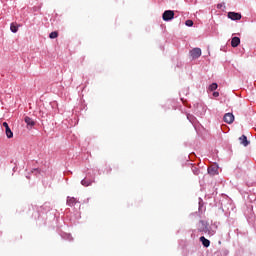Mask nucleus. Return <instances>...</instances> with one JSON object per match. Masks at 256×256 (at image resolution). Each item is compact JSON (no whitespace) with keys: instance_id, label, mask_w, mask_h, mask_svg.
Wrapping results in <instances>:
<instances>
[{"instance_id":"obj_5","label":"nucleus","mask_w":256,"mask_h":256,"mask_svg":"<svg viewBox=\"0 0 256 256\" xmlns=\"http://www.w3.org/2000/svg\"><path fill=\"white\" fill-rule=\"evenodd\" d=\"M228 19H231L232 21H240L241 13L229 12L228 13Z\"/></svg>"},{"instance_id":"obj_17","label":"nucleus","mask_w":256,"mask_h":256,"mask_svg":"<svg viewBox=\"0 0 256 256\" xmlns=\"http://www.w3.org/2000/svg\"><path fill=\"white\" fill-rule=\"evenodd\" d=\"M185 25L187 27H193V20H186Z\"/></svg>"},{"instance_id":"obj_12","label":"nucleus","mask_w":256,"mask_h":256,"mask_svg":"<svg viewBox=\"0 0 256 256\" xmlns=\"http://www.w3.org/2000/svg\"><path fill=\"white\" fill-rule=\"evenodd\" d=\"M25 123L28 125V127H33L35 125V121H33L30 117L26 116L24 118Z\"/></svg>"},{"instance_id":"obj_19","label":"nucleus","mask_w":256,"mask_h":256,"mask_svg":"<svg viewBox=\"0 0 256 256\" xmlns=\"http://www.w3.org/2000/svg\"><path fill=\"white\" fill-rule=\"evenodd\" d=\"M213 96H214V97H219V92H214V93H213Z\"/></svg>"},{"instance_id":"obj_2","label":"nucleus","mask_w":256,"mask_h":256,"mask_svg":"<svg viewBox=\"0 0 256 256\" xmlns=\"http://www.w3.org/2000/svg\"><path fill=\"white\" fill-rule=\"evenodd\" d=\"M175 17V12L173 10H166L162 15L163 21H171Z\"/></svg>"},{"instance_id":"obj_13","label":"nucleus","mask_w":256,"mask_h":256,"mask_svg":"<svg viewBox=\"0 0 256 256\" xmlns=\"http://www.w3.org/2000/svg\"><path fill=\"white\" fill-rule=\"evenodd\" d=\"M59 37V32L54 31L49 34L50 39H57Z\"/></svg>"},{"instance_id":"obj_1","label":"nucleus","mask_w":256,"mask_h":256,"mask_svg":"<svg viewBox=\"0 0 256 256\" xmlns=\"http://www.w3.org/2000/svg\"><path fill=\"white\" fill-rule=\"evenodd\" d=\"M200 233H204L205 235H211V230H209V223L201 220L199 226Z\"/></svg>"},{"instance_id":"obj_4","label":"nucleus","mask_w":256,"mask_h":256,"mask_svg":"<svg viewBox=\"0 0 256 256\" xmlns=\"http://www.w3.org/2000/svg\"><path fill=\"white\" fill-rule=\"evenodd\" d=\"M3 127H5V134L8 139H13V131H11V128L9 127V124L7 122H3Z\"/></svg>"},{"instance_id":"obj_14","label":"nucleus","mask_w":256,"mask_h":256,"mask_svg":"<svg viewBox=\"0 0 256 256\" xmlns=\"http://www.w3.org/2000/svg\"><path fill=\"white\" fill-rule=\"evenodd\" d=\"M10 30L12 31V33H17V31H19V27L12 23L10 26Z\"/></svg>"},{"instance_id":"obj_9","label":"nucleus","mask_w":256,"mask_h":256,"mask_svg":"<svg viewBox=\"0 0 256 256\" xmlns=\"http://www.w3.org/2000/svg\"><path fill=\"white\" fill-rule=\"evenodd\" d=\"M240 144L243 145L244 147H247V145H249V140H247V136L242 135L239 138Z\"/></svg>"},{"instance_id":"obj_18","label":"nucleus","mask_w":256,"mask_h":256,"mask_svg":"<svg viewBox=\"0 0 256 256\" xmlns=\"http://www.w3.org/2000/svg\"><path fill=\"white\" fill-rule=\"evenodd\" d=\"M192 171H193L194 175H199V169L197 167H194L192 169Z\"/></svg>"},{"instance_id":"obj_7","label":"nucleus","mask_w":256,"mask_h":256,"mask_svg":"<svg viewBox=\"0 0 256 256\" xmlns=\"http://www.w3.org/2000/svg\"><path fill=\"white\" fill-rule=\"evenodd\" d=\"M240 43H241V39L239 37H233L231 40L232 47H239Z\"/></svg>"},{"instance_id":"obj_3","label":"nucleus","mask_w":256,"mask_h":256,"mask_svg":"<svg viewBox=\"0 0 256 256\" xmlns=\"http://www.w3.org/2000/svg\"><path fill=\"white\" fill-rule=\"evenodd\" d=\"M200 56H201V48H194L190 50V57L192 59H199Z\"/></svg>"},{"instance_id":"obj_11","label":"nucleus","mask_w":256,"mask_h":256,"mask_svg":"<svg viewBox=\"0 0 256 256\" xmlns=\"http://www.w3.org/2000/svg\"><path fill=\"white\" fill-rule=\"evenodd\" d=\"M200 241L202 242V245L204 247H209V245H211V241H209V239L205 238V236L200 237Z\"/></svg>"},{"instance_id":"obj_16","label":"nucleus","mask_w":256,"mask_h":256,"mask_svg":"<svg viewBox=\"0 0 256 256\" xmlns=\"http://www.w3.org/2000/svg\"><path fill=\"white\" fill-rule=\"evenodd\" d=\"M217 87H218L217 83H212V84L209 86V90H210V91H216Z\"/></svg>"},{"instance_id":"obj_8","label":"nucleus","mask_w":256,"mask_h":256,"mask_svg":"<svg viewBox=\"0 0 256 256\" xmlns=\"http://www.w3.org/2000/svg\"><path fill=\"white\" fill-rule=\"evenodd\" d=\"M218 171H219V168H217V166L208 167L209 175H217Z\"/></svg>"},{"instance_id":"obj_6","label":"nucleus","mask_w":256,"mask_h":256,"mask_svg":"<svg viewBox=\"0 0 256 256\" xmlns=\"http://www.w3.org/2000/svg\"><path fill=\"white\" fill-rule=\"evenodd\" d=\"M233 121H235V116L233 115V113H226L224 115L225 123H228L229 125H231V123H233Z\"/></svg>"},{"instance_id":"obj_20","label":"nucleus","mask_w":256,"mask_h":256,"mask_svg":"<svg viewBox=\"0 0 256 256\" xmlns=\"http://www.w3.org/2000/svg\"><path fill=\"white\" fill-rule=\"evenodd\" d=\"M219 8H221V6H220V5H218V9H219Z\"/></svg>"},{"instance_id":"obj_10","label":"nucleus","mask_w":256,"mask_h":256,"mask_svg":"<svg viewBox=\"0 0 256 256\" xmlns=\"http://www.w3.org/2000/svg\"><path fill=\"white\" fill-rule=\"evenodd\" d=\"M76 203H77V199H75L73 197H68L67 198V205L69 207H74Z\"/></svg>"},{"instance_id":"obj_15","label":"nucleus","mask_w":256,"mask_h":256,"mask_svg":"<svg viewBox=\"0 0 256 256\" xmlns=\"http://www.w3.org/2000/svg\"><path fill=\"white\" fill-rule=\"evenodd\" d=\"M91 180H87V179H83L81 181V185H83L84 187H89V185H91Z\"/></svg>"}]
</instances>
